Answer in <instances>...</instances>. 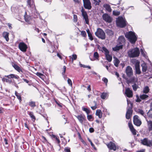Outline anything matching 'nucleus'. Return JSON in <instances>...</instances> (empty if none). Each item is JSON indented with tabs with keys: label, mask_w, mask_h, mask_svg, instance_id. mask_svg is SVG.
I'll use <instances>...</instances> for the list:
<instances>
[{
	"label": "nucleus",
	"mask_w": 152,
	"mask_h": 152,
	"mask_svg": "<svg viewBox=\"0 0 152 152\" xmlns=\"http://www.w3.org/2000/svg\"><path fill=\"white\" fill-rule=\"evenodd\" d=\"M128 56L130 58H135L139 56L140 51L137 48L131 49L127 52Z\"/></svg>",
	"instance_id": "f257e3e1"
},
{
	"label": "nucleus",
	"mask_w": 152,
	"mask_h": 152,
	"mask_svg": "<svg viewBox=\"0 0 152 152\" xmlns=\"http://www.w3.org/2000/svg\"><path fill=\"white\" fill-rule=\"evenodd\" d=\"M125 36L132 44L134 43L137 39V37L135 33L131 31L126 32L125 34Z\"/></svg>",
	"instance_id": "f03ea898"
},
{
	"label": "nucleus",
	"mask_w": 152,
	"mask_h": 152,
	"mask_svg": "<svg viewBox=\"0 0 152 152\" xmlns=\"http://www.w3.org/2000/svg\"><path fill=\"white\" fill-rule=\"evenodd\" d=\"M128 106L127 108V111L126 114V118L127 119H129L132 115V104L130 100L127 99Z\"/></svg>",
	"instance_id": "7ed1b4c3"
},
{
	"label": "nucleus",
	"mask_w": 152,
	"mask_h": 152,
	"mask_svg": "<svg viewBox=\"0 0 152 152\" xmlns=\"http://www.w3.org/2000/svg\"><path fill=\"white\" fill-rule=\"evenodd\" d=\"M96 36L102 39H104L105 38V34L104 31L101 29L98 28L95 32Z\"/></svg>",
	"instance_id": "20e7f679"
},
{
	"label": "nucleus",
	"mask_w": 152,
	"mask_h": 152,
	"mask_svg": "<svg viewBox=\"0 0 152 152\" xmlns=\"http://www.w3.org/2000/svg\"><path fill=\"white\" fill-rule=\"evenodd\" d=\"M117 25L121 28L124 27L126 25L125 20L122 17H119L116 20Z\"/></svg>",
	"instance_id": "39448f33"
},
{
	"label": "nucleus",
	"mask_w": 152,
	"mask_h": 152,
	"mask_svg": "<svg viewBox=\"0 0 152 152\" xmlns=\"http://www.w3.org/2000/svg\"><path fill=\"white\" fill-rule=\"evenodd\" d=\"M132 62L134 64L136 73V74L140 75L141 73V71L140 68V62L138 60L134 59L132 60Z\"/></svg>",
	"instance_id": "423d86ee"
},
{
	"label": "nucleus",
	"mask_w": 152,
	"mask_h": 152,
	"mask_svg": "<svg viewBox=\"0 0 152 152\" xmlns=\"http://www.w3.org/2000/svg\"><path fill=\"white\" fill-rule=\"evenodd\" d=\"M105 144L109 150L115 151L118 149V146L112 141H110L109 143H106Z\"/></svg>",
	"instance_id": "0eeeda50"
},
{
	"label": "nucleus",
	"mask_w": 152,
	"mask_h": 152,
	"mask_svg": "<svg viewBox=\"0 0 152 152\" xmlns=\"http://www.w3.org/2000/svg\"><path fill=\"white\" fill-rule=\"evenodd\" d=\"M141 143L142 145L148 147L152 146V140H149L148 138H145L140 140Z\"/></svg>",
	"instance_id": "6e6552de"
},
{
	"label": "nucleus",
	"mask_w": 152,
	"mask_h": 152,
	"mask_svg": "<svg viewBox=\"0 0 152 152\" xmlns=\"http://www.w3.org/2000/svg\"><path fill=\"white\" fill-rule=\"evenodd\" d=\"M18 47L19 49L22 52H25L26 51L27 48V45L23 42H20Z\"/></svg>",
	"instance_id": "1a4fd4ad"
},
{
	"label": "nucleus",
	"mask_w": 152,
	"mask_h": 152,
	"mask_svg": "<svg viewBox=\"0 0 152 152\" xmlns=\"http://www.w3.org/2000/svg\"><path fill=\"white\" fill-rule=\"evenodd\" d=\"M82 15L83 17V19L85 20L86 23L87 24H89V20L88 15L86 12L84 10L82 9L81 10Z\"/></svg>",
	"instance_id": "9d476101"
},
{
	"label": "nucleus",
	"mask_w": 152,
	"mask_h": 152,
	"mask_svg": "<svg viewBox=\"0 0 152 152\" xmlns=\"http://www.w3.org/2000/svg\"><path fill=\"white\" fill-rule=\"evenodd\" d=\"M125 72L127 76L130 77L133 75V70L132 68L129 66H128L126 69Z\"/></svg>",
	"instance_id": "9b49d317"
},
{
	"label": "nucleus",
	"mask_w": 152,
	"mask_h": 152,
	"mask_svg": "<svg viewBox=\"0 0 152 152\" xmlns=\"http://www.w3.org/2000/svg\"><path fill=\"white\" fill-rule=\"evenodd\" d=\"M138 117L137 115H135L134 116L133 121L134 124L137 126H140L142 124L141 121L138 119Z\"/></svg>",
	"instance_id": "f8f14e48"
},
{
	"label": "nucleus",
	"mask_w": 152,
	"mask_h": 152,
	"mask_svg": "<svg viewBox=\"0 0 152 152\" xmlns=\"http://www.w3.org/2000/svg\"><path fill=\"white\" fill-rule=\"evenodd\" d=\"M102 18L103 19L107 22L110 23L112 21L111 18L107 14H104L102 15Z\"/></svg>",
	"instance_id": "ddd939ff"
},
{
	"label": "nucleus",
	"mask_w": 152,
	"mask_h": 152,
	"mask_svg": "<svg viewBox=\"0 0 152 152\" xmlns=\"http://www.w3.org/2000/svg\"><path fill=\"white\" fill-rule=\"evenodd\" d=\"M52 139L54 140L58 144V145L60 146V141L59 139L58 136L54 134H52V135H50Z\"/></svg>",
	"instance_id": "4468645a"
},
{
	"label": "nucleus",
	"mask_w": 152,
	"mask_h": 152,
	"mask_svg": "<svg viewBox=\"0 0 152 152\" xmlns=\"http://www.w3.org/2000/svg\"><path fill=\"white\" fill-rule=\"evenodd\" d=\"M125 94L127 97L129 98L133 96L132 91L129 88L126 89Z\"/></svg>",
	"instance_id": "2eb2a0df"
},
{
	"label": "nucleus",
	"mask_w": 152,
	"mask_h": 152,
	"mask_svg": "<svg viewBox=\"0 0 152 152\" xmlns=\"http://www.w3.org/2000/svg\"><path fill=\"white\" fill-rule=\"evenodd\" d=\"M125 39L123 36H120L118 38V42L120 45H122L123 46L125 43Z\"/></svg>",
	"instance_id": "dca6fc26"
},
{
	"label": "nucleus",
	"mask_w": 152,
	"mask_h": 152,
	"mask_svg": "<svg viewBox=\"0 0 152 152\" xmlns=\"http://www.w3.org/2000/svg\"><path fill=\"white\" fill-rule=\"evenodd\" d=\"M83 5L86 9L90 10L91 8V3L90 1L83 3Z\"/></svg>",
	"instance_id": "f3484780"
},
{
	"label": "nucleus",
	"mask_w": 152,
	"mask_h": 152,
	"mask_svg": "<svg viewBox=\"0 0 152 152\" xmlns=\"http://www.w3.org/2000/svg\"><path fill=\"white\" fill-rule=\"evenodd\" d=\"M76 117L78 119L79 122L82 124L83 123V121L85 119V116L82 115H80L76 116Z\"/></svg>",
	"instance_id": "a211bd4d"
},
{
	"label": "nucleus",
	"mask_w": 152,
	"mask_h": 152,
	"mask_svg": "<svg viewBox=\"0 0 152 152\" xmlns=\"http://www.w3.org/2000/svg\"><path fill=\"white\" fill-rule=\"evenodd\" d=\"M123 45H117L115 47L112 48V50L113 51L118 52L120 50L122 49L123 48Z\"/></svg>",
	"instance_id": "6ab92c4d"
},
{
	"label": "nucleus",
	"mask_w": 152,
	"mask_h": 152,
	"mask_svg": "<svg viewBox=\"0 0 152 152\" xmlns=\"http://www.w3.org/2000/svg\"><path fill=\"white\" fill-rule=\"evenodd\" d=\"M69 61L72 63L73 62L74 60H76L77 58V56L76 54H73L72 56H69Z\"/></svg>",
	"instance_id": "aec40b11"
},
{
	"label": "nucleus",
	"mask_w": 152,
	"mask_h": 152,
	"mask_svg": "<svg viewBox=\"0 0 152 152\" xmlns=\"http://www.w3.org/2000/svg\"><path fill=\"white\" fill-rule=\"evenodd\" d=\"M103 7L105 8V9L107 11L109 12H110L112 11V9L110 7V6L107 4H104Z\"/></svg>",
	"instance_id": "412c9836"
},
{
	"label": "nucleus",
	"mask_w": 152,
	"mask_h": 152,
	"mask_svg": "<svg viewBox=\"0 0 152 152\" xmlns=\"http://www.w3.org/2000/svg\"><path fill=\"white\" fill-rule=\"evenodd\" d=\"M146 120L147 122L148 129L149 131L152 130V121H148L146 119Z\"/></svg>",
	"instance_id": "4be33fe9"
},
{
	"label": "nucleus",
	"mask_w": 152,
	"mask_h": 152,
	"mask_svg": "<svg viewBox=\"0 0 152 152\" xmlns=\"http://www.w3.org/2000/svg\"><path fill=\"white\" fill-rule=\"evenodd\" d=\"M141 66L142 67V70L143 72H146L147 69V66L146 64L143 63L141 64Z\"/></svg>",
	"instance_id": "5701e85b"
},
{
	"label": "nucleus",
	"mask_w": 152,
	"mask_h": 152,
	"mask_svg": "<svg viewBox=\"0 0 152 152\" xmlns=\"http://www.w3.org/2000/svg\"><path fill=\"white\" fill-rule=\"evenodd\" d=\"M9 33L7 32H4L3 34V36L6 39L7 41L8 42L9 40L8 37Z\"/></svg>",
	"instance_id": "b1692460"
},
{
	"label": "nucleus",
	"mask_w": 152,
	"mask_h": 152,
	"mask_svg": "<svg viewBox=\"0 0 152 152\" xmlns=\"http://www.w3.org/2000/svg\"><path fill=\"white\" fill-rule=\"evenodd\" d=\"M104 53L105 55L109 54V51L105 47H102L101 50Z\"/></svg>",
	"instance_id": "393cba45"
},
{
	"label": "nucleus",
	"mask_w": 152,
	"mask_h": 152,
	"mask_svg": "<svg viewBox=\"0 0 152 152\" xmlns=\"http://www.w3.org/2000/svg\"><path fill=\"white\" fill-rule=\"evenodd\" d=\"M12 66L16 70L18 71L19 72H20V71H21V69L16 64H12Z\"/></svg>",
	"instance_id": "a878e982"
},
{
	"label": "nucleus",
	"mask_w": 152,
	"mask_h": 152,
	"mask_svg": "<svg viewBox=\"0 0 152 152\" xmlns=\"http://www.w3.org/2000/svg\"><path fill=\"white\" fill-rule=\"evenodd\" d=\"M122 77L124 78L127 81V82L128 83L134 82V78H132L131 80H128L127 79V78H126V76H125V75H124V74L123 75H122Z\"/></svg>",
	"instance_id": "bb28decb"
},
{
	"label": "nucleus",
	"mask_w": 152,
	"mask_h": 152,
	"mask_svg": "<svg viewBox=\"0 0 152 152\" xmlns=\"http://www.w3.org/2000/svg\"><path fill=\"white\" fill-rule=\"evenodd\" d=\"M96 115L98 116L99 118H101L102 117V112L100 110H97L96 112Z\"/></svg>",
	"instance_id": "cd10ccee"
},
{
	"label": "nucleus",
	"mask_w": 152,
	"mask_h": 152,
	"mask_svg": "<svg viewBox=\"0 0 152 152\" xmlns=\"http://www.w3.org/2000/svg\"><path fill=\"white\" fill-rule=\"evenodd\" d=\"M150 91V89L148 86H146L144 87L143 90V92L144 93L147 94Z\"/></svg>",
	"instance_id": "c85d7f7f"
},
{
	"label": "nucleus",
	"mask_w": 152,
	"mask_h": 152,
	"mask_svg": "<svg viewBox=\"0 0 152 152\" xmlns=\"http://www.w3.org/2000/svg\"><path fill=\"white\" fill-rule=\"evenodd\" d=\"M106 34L112 36L113 34V32L111 30L107 29L105 30Z\"/></svg>",
	"instance_id": "c756f323"
},
{
	"label": "nucleus",
	"mask_w": 152,
	"mask_h": 152,
	"mask_svg": "<svg viewBox=\"0 0 152 152\" xmlns=\"http://www.w3.org/2000/svg\"><path fill=\"white\" fill-rule=\"evenodd\" d=\"M107 60L109 62H111L112 60V56L108 54L105 55Z\"/></svg>",
	"instance_id": "7c9ffc66"
},
{
	"label": "nucleus",
	"mask_w": 152,
	"mask_h": 152,
	"mask_svg": "<svg viewBox=\"0 0 152 152\" xmlns=\"http://www.w3.org/2000/svg\"><path fill=\"white\" fill-rule=\"evenodd\" d=\"M86 31L88 33V37H89V39L91 40H92L93 39V38L92 36V34L90 32L89 29H88L86 30Z\"/></svg>",
	"instance_id": "2f4dec72"
},
{
	"label": "nucleus",
	"mask_w": 152,
	"mask_h": 152,
	"mask_svg": "<svg viewBox=\"0 0 152 152\" xmlns=\"http://www.w3.org/2000/svg\"><path fill=\"white\" fill-rule=\"evenodd\" d=\"M128 125L129 127L130 128L131 132H132V133H134V131H135V130L132 124L131 123L129 122L128 123Z\"/></svg>",
	"instance_id": "473e14b6"
},
{
	"label": "nucleus",
	"mask_w": 152,
	"mask_h": 152,
	"mask_svg": "<svg viewBox=\"0 0 152 152\" xmlns=\"http://www.w3.org/2000/svg\"><path fill=\"white\" fill-rule=\"evenodd\" d=\"M29 115L31 118L32 120L33 121H34L36 120V118L35 116L34 115L33 113L30 112L29 113Z\"/></svg>",
	"instance_id": "72a5a7b5"
},
{
	"label": "nucleus",
	"mask_w": 152,
	"mask_h": 152,
	"mask_svg": "<svg viewBox=\"0 0 152 152\" xmlns=\"http://www.w3.org/2000/svg\"><path fill=\"white\" fill-rule=\"evenodd\" d=\"M119 62L120 61L117 58H116L114 61V65L116 67H118V65L119 63Z\"/></svg>",
	"instance_id": "f704fd0d"
},
{
	"label": "nucleus",
	"mask_w": 152,
	"mask_h": 152,
	"mask_svg": "<svg viewBox=\"0 0 152 152\" xmlns=\"http://www.w3.org/2000/svg\"><path fill=\"white\" fill-rule=\"evenodd\" d=\"M140 98L142 99H145L148 97V95H146L143 94L141 95L140 96Z\"/></svg>",
	"instance_id": "c9c22d12"
},
{
	"label": "nucleus",
	"mask_w": 152,
	"mask_h": 152,
	"mask_svg": "<svg viewBox=\"0 0 152 152\" xmlns=\"http://www.w3.org/2000/svg\"><path fill=\"white\" fill-rule=\"evenodd\" d=\"M2 80L3 82L6 81V82L10 84L12 82V80L9 79L3 78L2 79Z\"/></svg>",
	"instance_id": "e433bc0d"
},
{
	"label": "nucleus",
	"mask_w": 152,
	"mask_h": 152,
	"mask_svg": "<svg viewBox=\"0 0 152 152\" xmlns=\"http://www.w3.org/2000/svg\"><path fill=\"white\" fill-rule=\"evenodd\" d=\"M107 94L106 93H103L101 95V97L102 99H104L107 97Z\"/></svg>",
	"instance_id": "4c0bfd02"
},
{
	"label": "nucleus",
	"mask_w": 152,
	"mask_h": 152,
	"mask_svg": "<svg viewBox=\"0 0 152 152\" xmlns=\"http://www.w3.org/2000/svg\"><path fill=\"white\" fill-rule=\"evenodd\" d=\"M55 50V47L52 45H51V48H50L49 51L50 53L53 52Z\"/></svg>",
	"instance_id": "58836bf2"
},
{
	"label": "nucleus",
	"mask_w": 152,
	"mask_h": 152,
	"mask_svg": "<svg viewBox=\"0 0 152 152\" xmlns=\"http://www.w3.org/2000/svg\"><path fill=\"white\" fill-rule=\"evenodd\" d=\"M82 108L83 110V111L86 112V113L88 115L89 113H90V110L89 109H88L87 108L84 107H83Z\"/></svg>",
	"instance_id": "ea45409f"
},
{
	"label": "nucleus",
	"mask_w": 152,
	"mask_h": 152,
	"mask_svg": "<svg viewBox=\"0 0 152 152\" xmlns=\"http://www.w3.org/2000/svg\"><path fill=\"white\" fill-rule=\"evenodd\" d=\"M29 105L32 107L36 106L35 103L34 102L31 101L29 102Z\"/></svg>",
	"instance_id": "a19ab883"
},
{
	"label": "nucleus",
	"mask_w": 152,
	"mask_h": 152,
	"mask_svg": "<svg viewBox=\"0 0 152 152\" xmlns=\"http://www.w3.org/2000/svg\"><path fill=\"white\" fill-rule=\"evenodd\" d=\"M138 112L141 115L144 116L145 118V115L144 114V112L143 110H139Z\"/></svg>",
	"instance_id": "79ce46f5"
},
{
	"label": "nucleus",
	"mask_w": 152,
	"mask_h": 152,
	"mask_svg": "<svg viewBox=\"0 0 152 152\" xmlns=\"http://www.w3.org/2000/svg\"><path fill=\"white\" fill-rule=\"evenodd\" d=\"M147 114L149 117L152 118V109L150 110L147 113Z\"/></svg>",
	"instance_id": "37998d69"
},
{
	"label": "nucleus",
	"mask_w": 152,
	"mask_h": 152,
	"mask_svg": "<svg viewBox=\"0 0 152 152\" xmlns=\"http://www.w3.org/2000/svg\"><path fill=\"white\" fill-rule=\"evenodd\" d=\"M79 65L81 67H83L85 68H88L89 69H90L91 68V67L90 66H86L80 63V62H79Z\"/></svg>",
	"instance_id": "c03bdc74"
},
{
	"label": "nucleus",
	"mask_w": 152,
	"mask_h": 152,
	"mask_svg": "<svg viewBox=\"0 0 152 152\" xmlns=\"http://www.w3.org/2000/svg\"><path fill=\"white\" fill-rule=\"evenodd\" d=\"M36 75L42 79H43L44 77H45L43 75L39 72H37L36 73Z\"/></svg>",
	"instance_id": "a18cd8bd"
},
{
	"label": "nucleus",
	"mask_w": 152,
	"mask_h": 152,
	"mask_svg": "<svg viewBox=\"0 0 152 152\" xmlns=\"http://www.w3.org/2000/svg\"><path fill=\"white\" fill-rule=\"evenodd\" d=\"M113 14L115 16L118 15L120 14V12L119 11L114 10L113 12Z\"/></svg>",
	"instance_id": "49530a36"
},
{
	"label": "nucleus",
	"mask_w": 152,
	"mask_h": 152,
	"mask_svg": "<svg viewBox=\"0 0 152 152\" xmlns=\"http://www.w3.org/2000/svg\"><path fill=\"white\" fill-rule=\"evenodd\" d=\"M94 57L96 59H97L99 58V55L97 52H95L94 55Z\"/></svg>",
	"instance_id": "de8ad7c7"
},
{
	"label": "nucleus",
	"mask_w": 152,
	"mask_h": 152,
	"mask_svg": "<svg viewBox=\"0 0 152 152\" xmlns=\"http://www.w3.org/2000/svg\"><path fill=\"white\" fill-rule=\"evenodd\" d=\"M14 76V74H11L8 75H5V77H7L9 79H10L11 78H13V76Z\"/></svg>",
	"instance_id": "09e8293b"
},
{
	"label": "nucleus",
	"mask_w": 152,
	"mask_h": 152,
	"mask_svg": "<svg viewBox=\"0 0 152 152\" xmlns=\"http://www.w3.org/2000/svg\"><path fill=\"white\" fill-rule=\"evenodd\" d=\"M27 5L28 7H31L32 6V4L31 3V0H27Z\"/></svg>",
	"instance_id": "8fccbe9b"
},
{
	"label": "nucleus",
	"mask_w": 152,
	"mask_h": 152,
	"mask_svg": "<svg viewBox=\"0 0 152 152\" xmlns=\"http://www.w3.org/2000/svg\"><path fill=\"white\" fill-rule=\"evenodd\" d=\"M137 86L136 84H134L132 86V87L134 91H136L137 88Z\"/></svg>",
	"instance_id": "3c124183"
},
{
	"label": "nucleus",
	"mask_w": 152,
	"mask_h": 152,
	"mask_svg": "<svg viewBox=\"0 0 152 152\" xmlns=\"http://www.w3.org/2000/svg\"><path fill=\"white\" fill-rule=\"evenodd\" d=\"M81 34L83 37H86V34L85 31H82L81 32Z\"/></svg>",
	"instance_id": "603ef678"
},
{
	"label": "nucleus",
	"mask_w": 152,
	"mask_h": 152,
	"mask_svg": "<svg viewBox=\"0 0 152 152\" xmlns=\"http://www.w3.org/2000/svg\"><path fill=\"white\" fill-rule=\"evenodd\" d=\"M64 150L65 152H71L70 148L68 147L65 148Z\"/></svg>",
	"instance_id": "864d4df0"
},
{
	"label": "nucleus",
	"mask_w": 152,
	"mask_h": 152,
	"mask_svg": "<svg viewBox=\"0 0 152 152\" xmlns=\"http://www.w3.org/2000/svg\"><path fill=\"white\" fill-rule=\"evenodd\" d=\"M67 82L68 84L71 86H72V83L71 80L69 79L68 78L67 80Z\"/></svg>",
	"instance_id": "5fc2aeb1"
},
{
	"label": "nucleus",
	"mask_w": 152,
	"mask_h": 152,
	"mask_svg": "<svg viewBox=\"0 0 152 152\" xmlns=\"http://www.w3.org/2000/svg\"><path fill=\"white\" fill-rule=\"evenodd\" d=\"M74 21L76 22L77 21V15H73Z\"/></svg>",
	"instance_id": "6e6d98bb"
},
{
	"label": "nucleus",
	"mask_w": 152,
	"mask_h": 152,
	"mask_svg": "<svg viewBox=\"0 0 152 152\" xmlns=\"http://www.w3.org/2000/svg\"><path fill=\"white\" fill-rule=\"evenodd\" d=\"M56 102L59 106L61 107H62V105H63L61 103L59 102H57V101H56Z\"/></svg>",
	"instance_id": "4d7b16f0"
},
{
	"label": "nucleus",
	"mask_w": 152,
	"mask_h": 152,
	"mask_svg": "<svg viewBox=\"0 0 152 152\" xmlns=\"http://www.w3.org/2000/svg\"><path fill=\"white\" fill-rule=\"evenodd\" d=\"M102 80L104 82L107 84L108 82V80L107 78L105 77H103L102 79Z\"/></svg>",
	"instance_id": "13d9d810"
},
{
	"label": "nucleus",
	"mask_w": 152,
	"mask_h": 152,
	"mask_svg": "<svg viewBox=\"0 0 152 152\" xmlns=\"http://www.w3.org/2000/svg\"><path fill=\"white\" fill-rule=\"evenodd\" d=\"M87 119L88 120L90 121H92V117L91 115H87Z\"/></svg>",
	"instance_id": "bf43d9fd"
},
{
	"label": "nucleus",
	"mask_w": 152,
	"mask_h": 152,
	"mask_svg": "<svg viewBox=\"0 0 152 152\" xmlns=\"http://www.w3.org/2000/svg\"><path fill=\"white\" fill-rule=\"evenodd\" d=\"M66 66H64L63 67V72H62V74L63 75H64L65 74V72L66 70Z\"/></svg>",
	"instance_id": "052dcab7"
},
{
	"label": "nucleus",
	"mask_w": 152,
	"mask_h": 152,
	"mask_svg": "<svg viewBox=\"0 0 152 152\" xmlns=\"http://www.w3.org/2000/svg\"><path fill=\"white\" fill-rule=\"evenodd\" d=\"M17 97V98L19 100L20 102L21 101V98L20 94H18L16 96Z\"/></svg>",
	"instance_id": "680f3d73"
},
{
	"label": "nucleus",
	"mask_w": 152,
	"mask_h": 152,
	"mask_svg": "<svg viewBox=\"0 0 152 152\" xmlns=\"http://www.w3.org/2000/svg\"><path fill=\"white\" fill-rule=\"evenodd\" d=\"M92 147L94 148V149L96 151L97 150V148L95 147L94 145L92 143V142H91L90 143Z\"/></svg>",
	"instance_id": "e2e57ef3"
},
{
	"label": "nucleus",
	"mask_w": 152,
	"mask_h": 152,
	"mask_svg": "<svg viewBox=\"0 0 152 152\" xmlns=\"http://www.w3.org/2000/svg\"><path fill=\"white\" fill-rule=\"evenodd\" d=\"M100 1H101L100 0H96L94 1V4H95V5H99Z\"/></svg>",
	"instance_id": "0e129e2a"
},
{
	"label": "nucleus",
	"mask_w": 152,
	"mask_h": 152,
	"mask_svg": "<svg viewBox=\"0 0 152 152\" xmlns=\"http://www.w3.org/2000/svg\"><path fill=\"white\" fill-rule=\"evenodd\" d=\"M89 131L90 132L92 133L94 132V130L92 128H90L89 129Z\"/></svg>",
	"instance_id": "69168bd1"
},
{
	"label": "nucleus",
	"mask_w": 152,
	"mask_h": 152,
	"mask_svg": "<svg viewBox=\"0 0 152 152\" xmlns=\"http://www.w3.org/2000/svg\"><path fill=\"white\" fill-rule=\"evenodd\" d=\"M145 149H142L140 150L137 151L136 152H145Z\"/></svg>",
	"instance_id": "338daca9"
},
{
	"label": "nucleus",
	"mask_w": 152,
	"mask_h": 152,
	"mask_svg": "<svg viewBox=\"0 0 152 152\" xmlns=\"http://www.w3.org/2000/svg\"><path fill=\"white\" fill-rule=\"evenodd\" d=\"M23 80L25 82H26V83H29V81L27 80L26 79H24V78H23Z\"/></svg>",
	"instance_id": "774afa93"
}]
</instances>
